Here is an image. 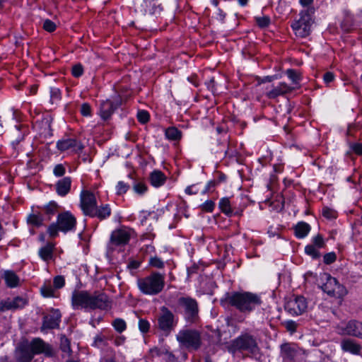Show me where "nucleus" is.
I'll use <instances>...</instances> for the list:
<instances>
[{
	"label": "nucleus",
	"instance_id": "1",
	"mask_svg": "<svg viewBox=\"0 0 362 362\" xmlns=\"http://www.w3.org/2000/svg\"><path fill=\"white\" fill-rule=\"evenodd\" d=\"M112 301L105 292L95 291H74L71 295V306L74 310H108L112 307Z\"/></svg>",
	"mask_w": 362,
	"mask_h": 362
},
{
	"label": "nucleus",
	"instance_id": "2",
	"mask_svg": "<svg viewBox=\"0 0 362 362\" xmlns=\"http://www.w3.org/2000/svg\"><path fill=\"white\" fill-rule=\"evenodd\" d=\"M224 301L244 315H249L263 304L260 294L250 291H235L227 293Z\"/></svg>",
	"mask_w": 362,
	"mask_h": 362
},
{
	"label": "nucleus",
	"instance_id": "3",
	"mask_svg": "<svg viewBox=\"0 0 362 362\" xmlns=\"http://www.w3.org/2000/svg\"><path fill=\"white\" fill-rule=\"evenodd\" d=\"M80 207L85 216L97 218L100 221L107 219L112 214L110 205L101 204L98 206L95 194L89 190L81 191Z\"/></svg>",
	"mask_w": 362,
	"mask_h": 362
},
{
	"label": "nucleus",
	"instance_id": "4",
	"mask_svg": "<svg viewBox=\"0 0 362 362\" xmlns=\"http://www.w3.org/2000/svg\"><path fill=\"white\" fill-rule=\"evenodd\" d=\"M176 308L187 323L196 324L199 322V303L195 298L189 296H180L177 300Z\"/></svg>",
	"mask_w": 362,
	"mask_h": 362
},
{
	"label": "nucleus",
	"instance_id": "5",
	"mask_svg": "<svg viewBox=\"0 0 362 362\" xmlns=\"http://www.w3.org/2000/svg\"><path fill=\"white\" fill-rule=\"evenodd\" d=\"M76 223V217L70 211H64L58 214L56 223L49 226L47 233L50 238H54L59 231L66 233L75 230Z\"/></svg>",
	"mask_w": 362,
	"mask_h": 362
},
{
	"label": "nucleus",
	"instance_id": "6",
	"mask_svg": "<svg viewBox=\"0 0 362 362\" xmlns=\"http://www.w3.org/2000/svg\"><path fill=\"white\" fill-rule=\"evenodd\" d=\"M137 284L143 293L156 295L164 287L165 276L158 272H153L149 276L139 279Z\"/></svg>",
	"mask_w": 362,
	"mask_h": 362
},
{
	"label": "nucleus",
	"instance_id": "7",
	"mask_svg": "<svg viewBox=\"0 0 362 362\" xmlns=\"http://www.w3.org/2000/svg\"><path fill=\"white\" fill-rule=\"evenodd\" d=\"M180 345L189 351H197L202 345L200 332L196 329H181L176 335Z\"/></svg>",
	"mask_w": 362,
	"mask_h": 362
},
{
	"label": "nucleus",
	"instance_id": "8",
	"mask_svg": "<svg viewBox=\"0 0 362 362\" xmlns=\"http://www.w3.org/2000/svg\"><path fill=\"white\" fill-rule=\"evenodd\" d=\"M134 236L135 231L134 229L122 226L112 231L110 236L109 247L111 249L125 247Z\"/></svg>",
	"mask_w": 362,
	"mask_h": 362
},
{
	"label": "nucleus",
	"instance_id": "9",
	"mask_svg": "<svg viewBox=\"0 0 362 362\" xmlns=\"http://www.w3.org/2000/svg\"><path fill=\"white\" fill-rule=\"evenodd\" d=\"M314 11V8L301 11L299 13V18L293 21L291 28L296 36L303 38L310 35L313 23L311 15Z\"/></svg>",
	"mask_w": 362,
	"mask_h": 362
},
{
	"label": "nucleus",
	"instance_id": "10",
	"mask_svg": "<svg viewBox=\"0 0 362 362\" xmlns=\"http://www.w3.org/2000/svg\"><path fill=\"white\" fill-rule=\"evenodd\" d=\"M177 318L168 308H160L157 317V328L165 335L168 336L177 325Z\"/></svg>",
	"mask_w": 362,
	"mask_h": 362
},
{
	"label": "nucleus",
	"instance_id": "11",
	"mask_svg": "<svg viewBox=\"0 0 362 362\" xmlns=\"http://www.w3.org/2000/svg\"><path fill=\"white\" fill-rule=\"evenodd\" d=\"M283 362H305L307 354L303 349L293 343H284L280 346Z\"/></svg>",
	"mask_w": 362,
	"mask_h": 362
},
{
	"label": "nucleus",
	"instance_id": "12",
	"mask_svg": "<svg viewBox=\"0 0 362 362\" xmlns=\"http://www.w3.org/2000/svg\"><path fill=\"white\" fill-rule=\"evenodd\" d=\"M232 347L239 351H248L254 354L258 350L256 338L250 334H242L232 341Z\"/></svg>",
	"mask_w": 362,
	"mask_h": 362
},
{
	"label": "nucleus",
	"instance_id": "13",
	"mask_svg": "<svg viewBox=\"0 0 362 362\" xmlns=\"http://www.w3.org/2000/svg\"><path fill=\"white\" fill-rule=\"evenodd\" d=\"M322 278L325 282L323 283L321 288L322 291L329 296L336 298H342L347 293L346 288L340 284L337 279L332 277L330 274L325 273L323 274Z\"/></svg>",
	"mask_w": 362,
	"mask_h": 362
},
{
	"label": "nucleus",
	"instance_id": "14",
	"mask_svg": "<svg viewBox=\"0 0 362 362\" xmlns=\"http://www.w3.org/2000/svg\"><path fill=\"white\" fill-rule=\"evenodd\" d=\"M337 332L341 335H349L362 339V322L357 320H350L346 324L337 327Z\"/></svg>",
	"mask_w": 362,
	"mask_h": 362
},
{
	"label": "nucleus",
	"instance_id": "15",
	"mask_svg": "<svg viewBox=\"0 0 362 362\" xmlns=\"http://www.w3.org/2000/svg\"><path fill=\"white\" fill-rule=\"evenodd\" d=\"M56 146L62 152L71 150L78 154H80L84 148V146L81 141L74 137L62 138L57 142Z\"/></svg>",
	"mask_w": 362,
	"mask_h": 362
},
{
	"label": "nucleus",
	"instance_id": "16",
	"mask_svg": "<svg viewBox=\"0 0 362 362\" xmlns=\"http://www.w3.org/2000/svg\"><path fill=\"white\" fill-rule=\"evenodd\" d=\"M285 309L293 315H302L307 309L306 300L303 296H297L286 303Z\"/></svg>",
	"mask_w": 362,
	"mask_h": 362
},
{
	"label": "nucleus",
	"instance_id": "17",
	"mask_svg": "<svg viewBox=\"0 0 362 362\" xmlns=\"http://www.w3.org/2000/svg\"><path fill=\"white\" fill-rule=\"evenodd\" d=\"M29 347L30 348L33 355L44 354L46 356H52L54 355V351L51 345L45 342L40 338L33 339Z\"/></svg>",
	"mask_w": 362,
	"mask_h": 362
},
{
	"label": "nucleus",
	"instance_id": "18",
	"mask_svg": "<svg viewBox=\"0 0 362 362\" xmlns=\"http://www.w3.org/2000/svg\"><path fill=\"white\" fill-rule=\"evenodd\" d=\"M122 100L119 97L115 101L110 100H103L100 104L99 115L104 120L109 119L115 110L121 105Z\"/></svg>",
	"mask_w": 362,
	"mask_h": 362
},
{
	"label": "nucleus",
	"instance_id": "19",
	"mask_svg": "<svg viewBox=\"0 0 362 362\" xmlns=\"http://www.w3.org/2000/svg\"><path fill=\"white\" fill-rule=\"evenodd\" d=\"M62 315L58 309H52L50 313L43 317L42 330L58 328L61 321Z\"/></svg>",
	"mask_w": 362,
	"mask_h": 362
},
{
	"label": "nucleus",
	"instance_id": "20",
	"mask_svg": "<svg viewBox=\"0 0 362 362\" xmlns=\"http://www.w3.org/2000/svg\"><path fill=\"white\" fill-rule=\"evenodd\" d=\"M28 304V300L25 298L17 296L13 299L7 298L0 301V312L10 310L22 309Z\"/></svg>",
	"mask_w": 362,
	"mask_h": 362
},
{
	"label": "nucleus",
	"instance_id": "21",
	"mask_svg": "<svg viewBox=\"0 0 362 362\" xmlns=\"http://www.w3.org/2000/svg\"><path fill=\"white\" fill-rule=\"evenodd\" d=\"M296 89V87L290 86L284 82L280 83L277 86L274 87L271 90L266 93L269 99H275L279 96L289 93Z\"/></svg>",
	"mask_w": 362,
	"mask_h": 362
},
{
	"label": "nucleus",
	"instance_id": "22",
	"mask_svg": "<svg viewBox=\"0 0 362 362\" xmlns=\"http://www.w3.org/2000/svg\"><path fill=\"white\" fill-rule=\"evenodd\" d=\"M341 348L343 351L349 352L354 355H361V345L352 339H344L341 341Z\"/></svg>",
	"mask_w": 362,
	"mask_h": 362
},
{
	"label": "nucleus",
	"instance_id": "23",
	"mask_svg": "<svg viewBox=\"0 0 362 362\" xmlns=\"http://www.w3.org/2000/svg\"><path fill=\"white\" fill-rule=\"evenodd\" d=\"M72 180L70 177H64L59 180L54 185L57 194L60 197L66 196L71 191Z\"/></svg>",
	"mask_w": 362,
	"mask_h": 362
},
{
	"label": "nucleus",
	"instance_id": "24",
	"mask_svg": "<svg viewBox=\"0 0 362 362\" xmlns=\"http://www.w3.org/2000/svg\"><path fill=\"white\" fill-rule=\"evenodd\" d=\"M4 279L7 287L13 288L21 286V279L19 276L12 270H5L3 272Z\"/></svg>",
	"mask_w": 362,
	"mask_h": 362
},
{
	"label": "nucleus",
	"instance_id": "25",
	"mask_svg": "<svg viewBox=\"0 0 362 362\" xmlns=\"http://www.w3.org/2000/svg\"><path fill=\"white\" fill-rule=\"evenodd\" d=\"M150 182L151 184L155 187H159L163 185L166 181V176L160 170H153L150 174Z\"/></svg>",
	"mask_w": 362,
	"mask_h": 362
},
{
	"label": "nucleus",
	"instance_id": "26",
	"mask_svg": "<svg viewBox=\"0 0 362 362\" xmlns=\"http://www.w3.org/2000/svg\"><path fill=\"white\" fill-rule=\"evenodd\" d=\"M218 207L221 211L228 216H231L233 214H238V212L234 211L232 204L228 197L221 198L218 203Z\"/></svg>",
	"mask_w": 362,
	"mask_h": 362
},
{
	"label": "nucleus",
	"instance_id": "27",
	"mask_svg": "<svg viewBox=\"0 0 362 362\" xmlns=\"http://www.w3.org/2000/svg\"><path fill=\"white\" fill-rule=\"evenodd\" d=\"M310 226L303 221L299 222L294 227V233L298 238H303L310 231Z\"/></svg>",
	"mask_w": 362,
	"mask_h": 362
},
{
	"label": "nucleus",
	"instance_id": "28",
	"mask_svg": "<svg viewBox=\"0 0 362 362\" xmlns=\"http://www.w3.org/2000/svg\"><path fill=\"white\" fill-rule=\"evenodd\" d=\"M34 355L30 348L28 346L23 347L18 351V362H30L33 358Z\"/></svg>",
	"mask_w": 362,
	"mask_h": 362
},
{
	"label": "nucleus",
	"instance_id": "29",
	"mask_svg": "<svg viewBox=\"0 0 362 362\" xmlns=\"http://www.w3.org/2000/svg\"><path fill=\"white\" fill-rule=\"evenodd\" d=\"M54 244L47 243L44 247L39 250V255L44 261H49L53 257Z\"/></svg>",
	"mask_w": 362,
	"mask_h": 362
},
{
	"label": "nucleus",
	"instance_id": "30",
	"mask_svg": "<svg viewBox=\"0 0 362 362\" xmlns=\"http://www.w3.org/2000/svg\"><path fill=\"white\" fill-rule=\"evenodd\" d=\"M354 26V18L348 11H344V18L341 27L345 32H350Z\"/></svg>",
	"mask_w": 362,
	"mask_h": 362
},
{
	"label": "nucleus",
	"instance_id": "31",
	"mask_svg": "<svg viewBox=\"0 0 362 362\" xmlns=\"http://www.w3.org/2000/svg\"><path fill=\"white\" fill-rule=\"evenodd\" d=\"M165 135L170 141H178L182 137V132L175 127H170L165 129Z\"/></svg>",
	"mask_w": 362,
	"mask_h": 362
},
{
	"label": "nucleus",
	"instance_id": "32",
	"mask_svg": "<svg viewBox=\"0 0 362 362\" xmlns=\"http://www.w3.org/2000/svg\"><path fill=\"white\" fill-rule=\"evenodd\" d=\"M27 222L29 225L39 228L43 225V218L40 214H30L27 217Z\"/></svg>",
	"mask_w": 362,
	"mask_h": 362
},
{
	"label": "nucleus",
	"instance_id": "33",
	"mask_svg": "<svg viewBox=\"0 0 362 362\" xmlns=\"http://www.w3.org/2000/svg\"><path fill=\"white\" fill-rule=\"evenodd\" d=\"M55 288L52 286L50 282H45L40 288L41 294L45 298L54 296Z\"/></svg>",
	"mask_w": 362,
	"mask_h": 362
},
{
	"label": "nucleus",
	"instance_id": "34",
	"mask_svg": "<svg viewBox=\"0 0 362 362\" xmlns=\"http://www.w3.org/2000/svg\"><path fill=\"white\" fill-rule=\"evenodd\" d=\"M60 349L62 352L68 356H70L72 353L70 340L64 335H62L60 337Z\"/></svg>",
	"mask_w": 362,
	"mask_h": 362
},
{
	"label": "nucleus",
	"instance_id": "35",
	"mask_svg": "<svg viewBox=\"0 0 362 362\" xmlns=\"http://www.w3.org/2000/svg\"><path fill=\"white\" fill-rule=\"evenodd\" d=\"M114 329L119 333L123 332L127 329V323L122 318H116L112 322Z\"/></svg>",
	"mask_w": 362,
	"mask_h": 362
},
{
	"label": "nucleus",
	"instance_id": "36",
	"mask_svg": "<svg viewBox=\"0 0 362 362\" xmlns=\"http://www.w3.org/2000/svg\"><path fill=\"white\" fill-rule=\"evenodd\" d=\"M107 337L103 334H98L95 337L93 346L98 348H103L107 346Z\"/></svg>",
	"mask_w": 362,
	"mask_h": 362
},
{
	"label": "nucleus",
	"instance_id": "37",
	"mask_svg": "<svg viewBox=\"0 0 362 362\" xmlns=\"http://www.w3.org/2000/svg\"><path fill=\"white\" fill-rule=\"evenodd\" d=\"M133 189L139 195H143L147 192L148 187L142 181H136L133 185Z\"/></svg>",
	"mask_w": 362,
	"mask_h": 362
},
{
	"label": "nucleus",
	"instance_id": "38",
	"mask_svg": "<svg viewBox=\"0 0 362 362\" xmlns=\"http://www.w3.org/2000/svg\"><path fill=\"white\" fill-rule=\"evenodd\" d=\"M286 75L292 81L294 85H298L301 79L300 73L295 69H287Z\"/></svg>",
	"mask_w": 362,
	"mask_h": 362
},
{
	"label": "nucleus",
	"instance_id": "39",
	"mask_svg": "<svg viewBox=\"0 0 362 362\" xmlns=\"http://www.w3.org/2000/svg\"><path fill=\"white\" fill-rule=\"evenodd\" d=\"M62 99V92L57 87L50 88V102L54 103L59 102Z\"/></svg>",
	"mask_w": 362,
	"mask_h": 362
},
{
	"label": "nucleus",
	"instance_id": "40",
	"mask_svg": "<svg viewBox=\"0 0 362 362\" xmlns=\"http://www.w3.org/2000/svg\"><path fill=\"white\" fill-rule=\"evenodd\" d=\"M319 249L315 245L310 244L305 247V252L307 255L311 256L313 259H317L320 257Z\"/></svg>",
	"mask_w": 362,
	"mask_h": 362
},
{
	"label": "nucleus",
	"instance_id": "41",
	"mask_svg": "<svg viewBox=\"0 0 362 362\" xmlns=\"http://www.w3.org/2000/svg\"><path fill=\"white\" fill-rule=\"evenodd\" d=\"M130 188L129 184L124 181H119L116 185V193L117 195H122L125 194Z\"/></svg>",
	"mask_w": 362,
	"mask_h": 362
},
{
	"label": "nucleus",
	"instance_id": "42",
	"mask_svg": "<svg viewBox=\"0 0 362 362\" xmlns=\"http://www.w3.org/2000/svg\"><path fill=\"white\" fill-rule=\"evenodd\" d=\"M148 264L151 267L158 269H162L165 266L164 262L160 258L156 256L151 257L149 259Z\"/></svg>",
	"mask_w": 362,
	"mask_h": 362
},
{
	"label": "nucleus",
	"instance_id": "43",
	"mask_svg": "<svg viewBox=\"0 0 362 362\" xmlns=\"http://www.w3.org/2000/svg\"><path fill=\"white\" fill-rule=\"evenodd\" d=\"M58 209V204L54 202H50L44 208V211L47 214L54 215Z\"/></svg>",
	"mask_w": 362,
	"mask_h": 362
},
{
	"label": "nucleus",
	"instance_id": "44",
	"mask_svg": "<svg viewBox=\"0 0 362 362\" xmlns=\"http://www.w3.org/2000/svg\"><path fill=\"white\" fill-rule=\"evenodd\" d=\"M312 245H315L318 249L323 248L325 245L324 239L320 234H317L312 239Z\"/></svg>",
	"mask_w": 362,
	"mask_h": 362
},
{
	"label": "nucleus",
	"instance_id": "45",
	"mask_svg": "<svg viewBox=\"0 0 362 362\" xmlns=\"http://www.w3.org/2000/svg\"><path fill=\"white\" fill-rule=\"evenodd\" d=\"M322 214L324 217L329 218V219L335 218L337 217L336 211H334L332 209H329L327 206H325L322 208Z\"/></svg>",
	"mask_w": 362,
	"mask_h": 362
},
{
	"label": "nucleus",
	"instance_id": "46",
	"mask_svg": "<svg viewBox=\"0 0 362 362\" xmlns=\"http://www.w3.org/2000/svg\"><path fill=\"white\" fill-rule=\"evenodd\" d=\"M66 173V168L63 164H57L54 167L53 174L57 177H61Z\"/></svg>",
	"mask_w": 362,
	"mask_h": 362
},
{
	"label": "nucleus",
	"instance_id": "47",
	"mask_svg": "<svg viewBox=\"0 0 362 362\" xmlns=\"http://www.w3.org/2000/svg\"><path fill=\"white\" fill-rule=\"evenodd\" d=\"M255 21L257 24L260 28H266L270 23V18L268 16L256 17Z\"/></svg>",
	"mask_w": 362,
	"mask_h": 362
},
{
	"label": "nucleus",
	"instance_id": "48",
	"mask_svg": "<svg viewBox=\"0 0 362 362\" xmlns=\"http://www.w3.org/2000/svg\"><path fill=\"white\" fill-rule=\"evenodd\" d=\"M83 74V67L81 64H77L73 66L71 69V74L76 77L78 78L81 76Z\"/></svg>",
	"mask_w": 362,
	"mask_h": 362
},
{
	"label": "nucleus",
	"instance_id": "49",
	"mask_svg": "<svg viewBox=\"0 0 362 362\" xmlns=\"http://www.w3.org/2000/svg\"><path fill=\"white\" fill-rule=\"evenodd\" d=\"M43 28L49 33H52L56 30L57 25L51 20L46 19L43 23Z\"/></svg>",
	"mask_w": 362,
	"mask_h": 362
},
{
	"label": "nucleus",
	"instance_id": "50",
	"mask_svg": "<svg viewBox=\"0 0 362 362\" xmlns=\"http://www.w3.org/2000/svg\"><path fill=\"white\" fill-rule=\"evenodd\" d=\"M139 330L143 333H147L150 329V323L145 319H140L139 321Z\"/></svg>",
	"mask_w": 362,
	"mask_h": 362
},
{
	"label": "nucleus",
	"instance_id": "51",
	"mask_svg": "<svg viewBox=\"0 0 362 362\" xmlns=\"http://www.w3.org/2000/svg\"><path fill=\"white\" fill-rule=\"evenodd\" d=\"M137 119L140 122L145 124L149 120V114L145 110L139 111Z\"/></svg>",
	"mask_w": 362,
	"mask_h": 362
},
{
	"label": "nucleus",
	"instance_id": "52",
	"mask_svg": "<svg viewBox=\"0 0 362 362\" xmlns=\"http://www.w3.org/2000/svg\"><path fill=\"white\" fill-rule=\"evenodd\" d=\"M215 207V203L212 200H207L202 205V211L212 212Z\"/></svg>",
	"mask_w": 362,
	"mask_h": 362
},
{
	"label": "nucleus",
	"instance_id": "53",
	"mask_svg": "<svg viewBox=\"0 0 362 362\" xmlns=\"http://www.w3.org/2000/svg\"><path fill=\"white\" fill-rule=\"evenodd\" d=\"M81 114L84 117H89L91 115V107L88 103H83L81 107Z\"/></svg>",
	"mask_w": 362,
	"mask_h": 362
},
{
	"label": "nucleus",
	"instance_id": "54",
	"mask_svg": "<svg viewBox=\"0 0 362 362\" xmlns=\"http://www.w3.org/2000/svg\"><path fill=\"white\" fill-rule=\"evenodd\" d=\"M53 284H54V287L55 288H57V289L62 288L65 284V279H64V276H57L54 279Z\"/></svg>",
	"mask_w": 362,
	"mask_h": 362
},
{
	"label": "nucleus",
	"instance_id": "55",
	"mask_svg": "<svg viewBox=\"0 0 362 362\" xmlns=\"http://www.w3.org/2000/svg\"><path fill=\"white\" fill-rule=\"evenodd\" d=\"M337 256L334 252H329L324 255L323 259L326 264H332L336 261Z\"/></svg>",
	"mask_w": 362,
	"mask_h": 362
},
{
	"label": "nucleus",
	"instance_id": "56",
	"mask_svg": "<svg viewBox=\"0 0 362 362\" xmlns=\"http://www.w3.org/2000/svg\"><path fill=\"white\" fill-rule=\"evenodd\" d=\"M285 327L288 332L293 333L296 331L297 324L292 320L287 321L285 322Z\"/></svg>",
	"mask_w": 362,
	"mask_h": 362
},
{
	"label": "nucleus",
	"instance_id": "57",
	"mask_svg": "<svg viewBox=\"0 0 362 362\" xmlns=\"http://www.w3.org/2000/svg\"><path fill=\"white\" fill-rule=\"evenodd\" d=\"M351 148L352 151L356 153L357 155H362V144L361 143H354L351 145Z\"/></svg>",
	"mask_w": 362,
	"mask_h": 362
},
{
	"label": "nucleus",
	"instance_id": "58",
	"mask_svg": "<svg viewBox=\"0 0 362 362\" xmlns=\"http://www.w3.org/2000/svg\"><path fill=\"white\" fill-rule=\"evenodd\" d=\"M314 0H299L300 4L305 8L304 11H308L310 8H314L312 5L313 4Z\"/></svg>",
	"mask_w": 362,
	"mask_h": 362
},
{
	"label": "nucleus",
	"instance_id": "59",
	"mask_svg": "<svg viewBox=\"0 0 362 362\" xmlns=\"http://www.w3.org/2000/svg\"><path fill=\"white\" fill-rule=\"evenodd\" d=\"M185 192L189 195L197 194L199 192V189L195 185H192L185 189Z\"/></svg>",
	"mask_w": 362,
	"mask_h": 362
},
{
	"label": "nucleus",
	"instance_id": "60",
	"mask_svg": "<svg viewBox=\"0 0 362 362\" xmlns=\"http://www.w3.org/2000/svg\"><path fill=\"white\" fill-rule=\"evenodd\" d=\"M334 78V76L332 72H326L324 74L323 79L326 83H329L330 82L333 81Z\"/></svg>",
	"mask_w": 362,
	"mask_h": 362
},
{
	"label": "nucleus",
	"instance_id": "61",
	"mask_svg": "<svg viewBox=\"0 0 362 362\" xmlns=\"http://www.w3.org/2000/svg\"><path fill=\"white\" fill-rule=\"evenodd\" d=\"M126 340V337L124 336H117L114 339V344L115 346H121L124 344V341Z\"/></svg>",
	"mask_w": 362,
	"mask_h": 362
},
{
	"label": "nucleus",
	"instance_id": "62",
	"mask_svg": "<svg viewBox=\"0 0 362 362\" xmlns=\"http://www.w3.org/2000/svg\"><path fill=\"white\" fill-rule=\"evenodd\" d=\"M217 185V182L215 181V180H211L209 181L206 187H205V189L204 190V193H206V192H209L211 189H214Z\"/></svg>",
	"mask_w": 362,
	"mask_h": 362
},
{
	"label": "nucleus",
	"instance_id": "63",
	"mask_svg": "<svg viewBox=\"0 0 362 362\" xmlns=\"http://www.w3.org/2000/svg\"><path fill=\"white\" fill-rule=\"evenodd\" d=\"M274 78V76H266L263 78L262 81L263 82H271Z\"/></svg>",
	"mask_w": 362,
	"mask_h": 362
},
{
	"label": "nucleus",
	"instance_id": "64",
	"mask_svg": "<svg viewBox=\"0 0 362 362\" xmlns=\"http://www.w3.org/2000/svg\"><path fill=\"white\" fill-rule=\"evenodd\" d=\"M240 5L244 6L247 5L248 0H238Z\"/></svg>",
	"mask_w": 362,
	"mask_h": 362
}]
</instances>
